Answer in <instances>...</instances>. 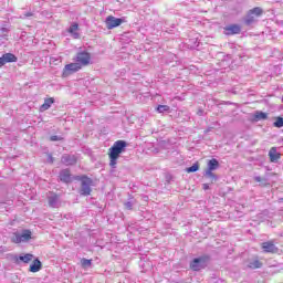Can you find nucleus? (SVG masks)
Instances as JSON below:
<instances>
[{
    "mask_svg": "<svg viewBox=\"0 0 283 283\" xmlns=\"http://www.w3.org/2000/svg\"><path fill=\"white\" fill-rule=\"evenodd\" d=\"M126 148H127V142L125 140H117L109 148L108 158H109V167H112V169H116V165L118 164V158H120V154L125 153Z\"/></svg>",
    "mask_w": 283,
    "mask_h": 283,
    "instance_id": "1",
    "label": "nucleus"
},
{
    "mask_svg": "<svg viewBox=\"0 0 283 283\" xmlns=\"http://www.w3.org/2000/svg\"><path fill=\"white\" fill-rule=\"evenodd\" d=\"M32 240V231L22 230V232H13L11 237V242L13 244H21V242H30Z\"/></svg>",
    "mask_w": 283,
    "mask_h": 283,
    "instance_id": "2",
    "label": "nucleus"
},
{
    "mask_svg": "<svg viewBox=\"0 0 283 283\" xmlns=\"http://www.w3.org/2000/svg\"><path fill=\"white\" fill-rule=\"evenodd\" d=\"M93 182L94 181L92 180V178L83 176L81 178V189L78 191L80 196H91Z\"/></svg>",
    "mask_w": 283,
    "mask_h": 283,
    "instance_id": "3",
    "label": "nucleus"
},
{
    "mask_svg": "<svg viewBox=\"0 0 283 283\" xmlns=\"http://www.w3.org/2000/svg\"><path fill=\"white\" fill-rule=\"evenodd\" d=\"M207 262H209L208 255L196 258L191 261L190 269L192 271H201V269H205V266H207Z\"/></svg>",
    "mask_w": 283,
    "mask_h": 283,
    "instance_id": "4",
    "label": "nucleus"
},
{
    "mask_svg": "<svg viewBox=\"0 0 283 283\" xmlns=\"http://www.w3.org/2000/svg\"><path fill=\"white\" fill-rule=\"evenodd\" d=\"M264 14V9L261 7H256L249 10V25H253L254 23H258L260 21V17Z\"/></svg>",
    "mask_w": 283,
    "mask_h": 283,
    "instance_id": "5",
    "label": "nucleus"
},
{
    "mask_svg": "<svg viewBox=\"0 0 283 283\" xmlns=\"http://www.w3.org/2000/svg\"><path fill=\"white\" fill-rule=\"evenodd\" d=\"M123 23H125V18H116L114 15H108L105 20L107 30H114V28H118Z\"/></svg>",
    "mask_w": 283,
    "mask_h": 283,
    "instance_id": "6",
    "label": "nucleus"
},
{
    "mask_svg": "<svg viewBox=\"0 0 283 283\" xmlns=\"http://www.w3.org/2000/svg\"><path fill=\"white\" fill-rule=\"evenodd\" d=\"M81 67H82L81 64L77 62L66 64L63 69L62 77L67 78V76H72V74H76V72H78Z\"/></svg>",
    "mask_w": 283,
    "mask_h": 283,
    "instance_id": "7",
    "label": "nucleus"
},
{
    "mask_svg": "<svg viewBox=\"0 0 283 283\" xmlns=\"http://www.w3.org/2000/svg\"><path fill=\"white\" fill-rule=\"evenodd\" d=\"M75 61L76 63H80V67H83L90 65V62L92 61V55L86 51H81L76 54Z\"/></svg>",
    "mask_w": 283,
    "mask_h": 283,
    "instance_id": "8",
    "label": "nucleus"
},
{
    "mask_svg": "<svg viewBox=\"0 0 283 283\" xmlns=\"http://www.w3.org/2000/svg\"><path fill=\"white\" fill-rule=\"evenodd\" d=\"M48 205L51 209H59L61 207V197L55 192H49L46 195Z\"/></svg>",
    "mask_w": 283,
    "mask_h": 283,
    "instance_id": "9",
    "label": "nucleus"
},
{
    "mask_svg": "<svg viewBox=\"0 0 283 283\" xmlns=\"http://www.w3.org/2000/svg\"><path fill=\"white\" fill-rule=\"evenodd\" d=\"M223 30L227 36H232L233 34H240V32H242L240 24H230L224 27Z\"/></svg>",
    "mask_w": 283,
    "mask_h": 283,
    "instance_id": "10",
    "label": "nucleus"
},
{
    "mask_svg": "<svg viewBox=\"0 0 283 283\" xmlns=\"http://www.w3.org/2000/svg\"><path fill=\"white\" fill-rule=\"evenodd\" d=\"M77 158L74 155L64 154L61 158L62 165H65L66 167H71L76 165Z\"/></svg>",
    "mask_w": 283,
    "mask_h": 283,
    "instance_id": "11",
    "label": "nucleus"
},
{
    "mask_svg": "<svg viewBox=\"0 0 283 283\" xmlns=\"http://www.w3.org/2000/svg\"><path fill=\"white\" fill-rule=\"evenodd\" d=\"M17 61H18L17 55H14L12 53H4L0 57V67H3V65H6V63H17Z\"/></svg>",
    "mask_w": 283,
    "mask_h": 283,
    "instance_id": "12",
    "label": "nucleus"
},
{
    "mask_svg": "<svg viewBox=\"0 0 283 283\" xmlns=\"http://www.w3.org/2000/svg\"><path fill=\"white\" fill-rule=\"evenodd\" d=\"M262 250L264 253H277L280 249L275 247V243L268 241L262 243Z\"/></svg>",
    "mask_w": 283,
    "mask_h": 283,
    "instance_id": "13",
    "label": "nucleus"
},
{
    "mask_svg": "<svg viewBox=\"0 0 283 283\" xmlns=\"http://www.w3.org/2000/svg\"><path fill=\"white\" fill-rule=\"evenodd\" d=\"M264 266V263L262 260H260V256L255 255L252 256L250 262H249V269L255 270V269H262Z\"/></svg>",
    "mask_w": 283,
    "mask_h": 283,
    "instance_id": "14",
    "label": "nucleus"
},
{
    "mask_svg": "<svg viewBox=\"0 0 283 283\" xmlns=\"http://www.w3.org/2000/svg\"><path fill=\"white\" fill-rule=\"evenodd\" d=\"M60 180L66 185L72 182V174L70 172V169H63L60 171Z\"/></svg>",
    "mask_w": 283,
    "mask_h": 283,
    "instance_id": "15",
    "label": "nucleus"
},
{
    "mask_svg": "<svg viewBox=\"0 0 283 283\" xmlns=\"http://www.w3.org/2000/svg\"><path fill=\"white\" fill-rule=\"evenodd\" d=\"M266 118H269V114L262 112V111H256L253 115H252V123H258L259 120H266Z\"/></svg>",
    "mask_w": 283,
    "mask_h": 283,
    "instance_id": "16",
    "label": "nucleus"
},
{
    "mask_svg": "<svg viewBox=\"0 0 283 283\" xmlns=\"http://www.w3.org/2000/svg\"><path fill=\"white\" fill-rule=\"evenodd\" d=\"M41 269H43V263H41V260L35 259L32 264L29 268V271L31 273H39V271H41Z\"/></svg>",
    "mask_w": 283,
    "mask_h": 283,
    "instance_id": "17",
    "label": "nucleus"
},
{
    "mask_svg": "<svg viewBox=\"0 0 283 283\" xmlns=\"http://www.w3.org/2000/svg\"><path fill=\"white\" fill-rule=\"evenodd\" d=\"M270 161L271 163H277L280 158H282V154L277 153L276 147H272L269 151Z\"/></svg>",
    "mask_w": 283,
    "mask_h": 283,
    "instance_id": "18",
    "label": "nucleus"
},
{
    "mask_svg": "<svg viewBox=\"0 0 283 283\" xmlns=\"http://www.w3.org/2000/svg\"><path fill=\"white\" fill-rule=\"evenodd\" d=\"M54 105V97H49L44 99V103L40 106V112H48Z\"/></svg>",
    "mask_w": 283,
    "mask_h": 283,
    "instance_id": "19",
    "label": "nucleus"
},
{
    "mask_svg": "<svg viewBox=\"0 0 283 283\" xmlns=\"http://www.w3.org/2000/svg\"><path fill=\"white\" fill-rule=\"evenodd\" d=\"M220 167V161L218 159L212 158L208 161V169L206 171H216Z\"/></svg>",
    "mask_w": 283,
    "mask_h": 283,
    "instance_id": "20",
    "label": "nucleus"
},
{
    "mask_svg": "<svg viewBox=\"0 0 283 283\" xmlns=\"http://www.w3.org/2000/svg\"><path fill=\"white\" fill-rule=\"evenodd\" d=\"M203 177L208 178L211 184L218 182V175L213 174V170H206Z\"/></svg>",
    "mask_w": 283,
    "mask_h": 283,
    "instance_id": "21",
    "label": "nucleus"
},
{
    "mask_svg": "<svg viewBox=\"0 0 283 283\" xmlns=\"http://www.w3.org/2000/svg\"><path fill=\"white\" fill-rule=\"evenodd\" d=\"M20 262H23L24 264H30L32 260H34V254L27 253L24 255L19 256Z\"/></svg>",
    "mask_w": 283,
    "mask_h": 283,
    "instance_id": "22",
    "label": "nucleus"
},
{
    "mask_svg": "<svg viewBox=\"0 0 283 283\" xmlns=\"http://www.w3.org/2000/svg\"><path fill=\"white\" fill-rule=\"evenodd\" d=\"M76 30H78V23H73L69 28L70 34H73L74 39H78V33H76Z\"/></svg>",
    "mask_w": 283,
    "mask_h": 283,
    "instance_id": "23",
    "label": "nucleus"
},
{
    "mask_svg": "<svg viewBox=\"0 0 283 283\" xmlns=\"http://www.w3.org/2000/svg\"><path fill=\"white\" fill-rule=\"evenodd\" d=\"M200 169V164L196 163L191 167L186 168L187 174H196Z\"/></svg>",
    "mask_w": 283,
    "mask_h": 283,
    "instance_id": "24",
    "label": "nucleus"
},
{
    "mask_svg": "<svg viewBox=\"0 0 283 283\" xmlns=\"http://www.w3.org/2000/svg\"><path fill=\"white\" fill-rule=\"evenodd\" d=\"M255 182H260L261 187H266L269 185V180L266 178H262L260 176L254 177Z\"/></svg>",
    "mask_w": 283,
    "mask_h": 283,
    "instance_id": "25",
    "label": "nucleus"
},
{
    "mask_svg": "<svg viewBox=\"0 0 283 283\" xmlns=\"http://www.w3.org/2000/svg\"><path fill=\"white\" fill-rule=\"evenodd\" d=\"M171 109V107H169L168 105H158L157 106V112L159 114H165V112H169Z\"/></svg>",
    "mask_w": 283,
    "mask_h": 283,
    "instance_id": "26",
    "label": "nucleus"
},
{
    "mask_svg": "<svg viewBox=\"0 0 283 283\" xmlns=\"http://www.w3.org/2000/svg\"><path fill=\"white\" fill-rule=\"evenodd\" d=\"M82 269H90L92 266V260L90 259H82L81 260Z\"/></svg>",
    "mask_w": 283,
    "mask_h": 283,
    "instance_id": "27",
    "label": "nucleus"
},
{
    "mask_svg": "<svg viewBox=\"0 0 283 283\" xmlns=\"http://www.w3.org/2000/svg\"><path fill=\"white\" fill-rule=\"evenodd\" d=\"M274 127H283V117H277L276 120L273 123Z\"/></svg>",
    "mask_w": 283,
    "mask_h": 283,
    "instance_id": "28",
    "label": "nucleus"
},
{
    "mask_svg": "<svg viewBox=\"0 0 283 283\" xmlns=\"http://www.w3.org/2000/svg\"><path fill=\"white\" fill-rule=\"evenodd\" d=\"M10 32V29L2 27L0 29V36H8V33Z\"/></svg>",
    "mask_w": 283,
    "mask_h": 283,
    "instance_id": "29",
    "label": "nucleus"
},
{
    "mask_svg": "<svg viewBox=\"0 0 283 283\" xmlns=\"http://www.w3.org/2000/svg\"><path fill=\"white\" fill-rule=\"evenodd\" d=\"M51 143H56L59 140H63V137L59 136V135H53L50 137Z\"/></svg>",
    "mask_w": 283,
    "mask_h": 283,
    "instance_id": "30",
    "label": "nucleus"
},
{
    "mask_svg": "<svg viewBox=\"0 0 283 283\" xmlns=\"http://www.w3.org/2000/svg\"><path fill=\"white\" fill-rule=\"evenodd\" d=\"M124 207L128 211H132V209H134V203L132 201H127V202L124 203Z\"/></svg>",
    "mask_w": 283,
    "mask_h": 283,
    "instance_id": "31",
    "label": "nucleus"
},
{
    "mask_svg": "<svg viewBox=\"0 0 283 283\" xmlns=\"http://www.w3.org/2000/svg\"><path fill=\"white\" fill-rule=\"evenodd\" d=\"M198 116H205V111L202 108H199V111L197 112Z\"/></svg>",
    "mask_w": 283,
    "mask_h": 283,
    "instance_id": "32",
    "label": "nucleus"
},
{
    "mask_svg": "<svg viewBox=\"0 0 283 283\" xmlns=\"http://www.w3.org/2000/svg\"><path fill=\"white\" fill-rule=\"evenodd\" d=\"M202 189H203V191H208V189H209V184H203V185H202Z\"/></svg>",
    "mask_w": 283,
    "mask_h": 283,
    "instance_id": "33",
    "label": "nucleus"
},
{
    "mask_svg": "<svg viewBox=\"0 0 283 283\" xmlns=\"http://www.w3.org/2000/svg\"><path fill=\"white\" fill-rule=\"evenodd\" d=\"M213 129V127H208L206 130H205V134H209V132H211Z\"/></svg>",
    "mask_w": 283,
    "mask_h": 283,
    "instance_id": "34",
    "label": "nucleus"
},
{
    "mask_svg": "<svg viewBox=\"0 0 283 283\" xmlns=\"http://www.w3.org/2000/svg\"><path fill=\"white\" fill-rule=\"evenodd\" d=\"M49 160L50 163H54V158L52 157V155H49Z\"/></svg>",
    "mask_w": 283,
    "mask_h": 283,
    "instance_id": "35",
    "label": "nucleus"
},
{
    "mask_svg": "<svg viewBox=\"0 0 283 283\" xmlns=\"http://www.w3.org/2000/svg\"><path fill=\"white\" fill-rule=\"evenodd\" d=\"M24 17H32V12L25 13Z\"/></svg>",
    "mask_w": 283,
    "mask_h": 283,
    "instance_id": "36",
    "label": "nucleus"
},
{
    "mask_svg": "<svg viewBox=\"0 0 283 283\" xmlns=\"http://www.w3.org/2000/svg\"><path fill=\"white\" fill-rule=\"evenodd\" d=\"M244 21H245V23H247V24H249V19H247V18H245V20H244Z\"/></svg>",
    "mask_w": 283,
    "mask_h": 283,
    "instance_id": "37",
    "label": "nucleus"
}]
</instances>
